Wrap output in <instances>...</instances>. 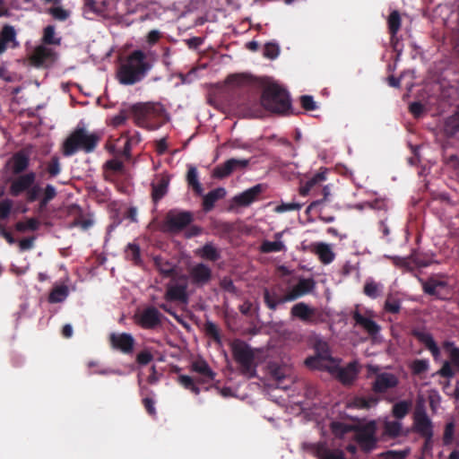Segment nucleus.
<instances>
[{
	"label": "nucleus",
	"mask_w": 459,
	"mask_h": 459,
	"mask_svg": "<svg viewBox=\"0 0 459 459\" xmlns=\"http://www.w3.org/2000/svg\"><path fill=\"white\" fill-rule=\"evenodd\" d=\"M314 251L325 264H329L334 260L335 255L328 244L317 243L315 245Z\"/></svg>",
	"instance_id": "nucleus-32"
},
{
	"label": "nucleus",
	"mask_w": 459,
	"mask_h": 459,
	"mask_svg": "<svg viewBox=\"0 0 459 459\" xmlns=\"http://www.w3.org/2000/svg\"><path fill=\"white\" fill-rule=\"evenodd\" d=\"M169 183V178L163 177L157 184L152 185V197L154 203H158L166 195Z\"/></svg>",
	"instance_id": "nucleus-33"
},
{
	"label": "nucleus",
	"mask_w": 459,
	"mask_h": 459,
	"mask_svg": "<svg viewBox=\"0 0 459 459\" xmlns=\"http://www.w3.org/2000/svg\"><path fill=\"white\" fill-rule=\"evenodd\" d=\"M129 117H132V115L128 114V109H122L117 115L112 117L111 125L115 127H118L124 125Z\"/></svg>",
	"instance_id": "nucleus-61"
},
{
	"label": "nucleus",
	"mask_w": 459,
	"mask_h": 459,
	"mask_svg": "<svg viewBox=\"0 0 459 459\" xmlns=\"http://www.w3.org/2000/svg\"><path fill=\"white\" fill-rule=\"evenodd\" d=\"M152 65L147 61L146 54L140 49L134 50L122 64L117 72V78L124 85H133L142 81L151 70Z\"/></svg>",
	"instance_id": "nucleus-3"
},
{
	"label": "nucleus",
	"mask_w": 459,
	"mask_h": 459,
	"mask_svg": "<svg viewBox=\"0 0 459 459\" xmlns=\"http://www.w3.org/2000/svg\"><path fill=\"white\" fill-rule=\"evenodd\" d=\"M164 299L168 302L188 303L187 287L186 284H168Z\"/></svg>",
	"instance_id": "nucleus-20"
},
{
	"label": "nucleus",
	"mask_w": 459,
	"mask_h": 459,
	"mask_svg": "<svg viewBox=\"0 0 459 459\" xmlns=\"http://www.w3.org/2000/svg\"><path fill=\"white\" fill-rule=\"evenodd\" d=\"M231 351L235 361L239 365L242 375L248 378L256 375V365L255 363V353L251 347L240 339H235L231 344Z\"/></svg>",
	"instance_id": "nucleus-5"
},
{
	"label": "nucleus",
	"mask_w": 459,
	"mask_h": 459,
	"mask_svg": "<svg viewBox=\"0 0 459 459\" xmlns=\"http://www.w3.org/2000/svg\"><path fill=\"white\" fill-rule=\"evenodd\" d=\"M20 43L17 40V31L13 25L4 24L0 30V55L7 48H17Z\"/></svg>",
	"instance_id": "nucleus-18"
},
{
	"label": "nucleus",
	"mask_w": 459,
	"mask_h": 459,
	"mask_svg": "<svg viewBox=\"0 0 459 459\" xmlns=\"http://www.w3.org/2000/svg\"><path fill=\"white\" fill-rule=\"evenodd\" d=\"M401 309L400 299L389 295L385 301V310L388 313L397 314Z\"/></svg>",
	"instance_id": "nucleus-54"
},
{
	"label": "nucleus",
	"mask_w": 459,
	"mask_h": 459,
	"mask_svg": "<svg viewBox=\"0 0 459 459\" xmlns=\"http://www.w3.org/2000/svg\"><path fill=\"white\" fill-rule=\"evenodd\" d=\"M204 330L206 334L212 337L214 342H216L217 343L221 342L220 330L214 323L207 321L204 325Z\"/></svg>",
	"instance_id": "nucleus-55"
},
{
	"label": "nucleus",
	"mask_w": 459,
	"mask_h": 459,
	"mask_svg": "<svg viewBox=\"0 0 459 459\" xmlns=\"http://www.w3.org/2000/svg\"><path fill=\"white\" fill-rule=\"evenodd\" d=\"M155 267L160 272V273L164 277H169L175 273L174 266L172 264L164 260L160 256H156L153 259Z\"/></svg>",
	"instance_id": "nucleus-38"
},
{
	"label": "nucleus",
	"mask_w": 459,
	"mask_h": 459,
	"mask_svg": "<svg viewBox=\"0 0 459 459\" xmlns=\"http://www.w3.org/2000/svg\"><path fill=\"white\" fill-rule=\"evenodd\" d=\"M413 430L421 437L433 436V423L424 410H417L413 416Z\"/></svg>",
	"instance_id": "nucleus-17"
},
{
	"label": "nucleus",
	"mask_w": 459,
	"mask_h": 459,
	"mask_svg": "<svg viewBox=\"0 0 459 459\" xmlns=\"http://www.w3.org/2000/svg\"><path fill=\"white\" fill-rule=\"evenodd\" d=\"M249 165L247 159H229L224 163L215 167L212 176L216 178H225L238 169H244Z\"/></svg>",
	"instance_id": "nucleus-14"
},
{
	"label": "nucleus",
	"mask_w": 459,
	"mask_h": 459,
	"mask_svg": "<svg viewBox=\"0 0 459 459\" xmlns=\"http://www.w3.org/2000/svg\"><path fill=\"white\" fill-rule=\"evenodd\" d=\"M291 316L306 324H317L323 321L322 314L317 308L311 307L304 302L295 304L290 310Z\"/></svg>",
	"instance_id": "nucleus-12"
},
{
	"label": "nucleus",
	"mask_w": 459,
	"mask_h": 459,
	"mask_svg": "<svg viewBox=\"0 0 459 459\" xmlns=\"http://www.w3.org/2000/svg\"><path fill=\"white\" fill-rule=\"evenodd\" d=\"M39 227V221L36 218H30L25 221H18L15 224L16 230L20 232H24L27 230L35 231Z\"/></svg>",
	"instance_id": "nucleus-47"
},
{
	"label": "nucleus",
	"mask_w": 459,
	"mask_h": 459,
	"mask_svg": "<svg viewBox=\"0 0 459 459\" xmlns=\"http://www.w3.org/2000/svg\"><path fill=\"white\" fill-rule=\"evenodd\" d=\"M300 103L304 109L307 111H313L316 108V102L310 95H303L300 97Z\"/></svg>",
	"instance_id": "nucleus-64"
},
{
	"label": "nucleus",
	"mask_w": 459,
	"mask_h": 459,
	"mask_svg": "<svg viewBox=\"0 0 459 459\" xmlns=\"http://www.w3.org/2000/svg\"><path fill=\"white\" fill-rule=\"evenodd\" d=\"M186 180L188 185L197 195H202L203 187L198 181L197 170L195 168L191 167L187 171Z\"/></svg>",
	"instance_id": "nucleus-43"
},
{
	"label": "nucleus",
	"mask_w": 459,
	"mask_h": 459,
	"mask_svg": "<svg viewBox=\"0 0 459 459\" xmlns=\"http://www.w3.org/2000/svg\"><path fill=\"white\" fill-rule=\"evenodd\" d=\"M443 348L449 352L452 363L459 368V348L455 347V343L450 341L444 342Z\"/></svg>",
	"instance_id": "nucleus-49"
},
{
	"label": "nucleus",
	"mask_w": 459,
	"mask_h": 459,
	"mask_svg": "<svg viewBox=\"0 0 459 459\" xmlns=\"http://www.w3.org/2000/svg\"><path fill=\"white\" fill-rule=\"evenodd\" d=\"M239 106L246 116L257 117L262 114V107L272 113L286 115L291 108V101L285 89L271 83L263 90L259 101L255 98H248Z\"/></svg>",
	"instance_id": "nucleus-1"
},
{
	"label": "nucleus",
	"mask_w": 459,
	"mask_h": 459,
	"mask_svg": "<svg viewBox=\"0 0 459 459\" xmlns=\"http://www.w3.org/2000/svg\"><path fill=\"white\" fill-rule=\"evenodd\" d=\"M387 25L390 36H392L393 39L395 38V35H397L402 25L401 15L397 10L392 11L391 13L389 14L387 19Z\"/></svg>",
	"instance_id": "nucleus-35"
},
{
	"label": "nucleus",
	"mask_w": 459,
	"mask_h": 459,
	"mask_svg": "<svg viewBox=\"0 0 459 459\" xmlns=\"http://www.w3.org/2000/svg\"><path fill=\"white\" fill-rule=\"evenodd\" d=\"M191 282L196 286L206 285L212 277L211 268L204 264H197L189 272Z\"/></svg>",
	"instance_id": "nucleus-21"
},
{
	"label": "nucleus",
	"mask_w": 459,
	"mask_h": 459,
	"mask_svg": "<svg viewBox=\"0 0 459 459\" xmlns=\"http://www.w3.org/2000/svg\"><path fill=\"white\" fill-rule=\"evenodd\" d=\"M198 255L204 259L212 262H215L221 257L219 250L211 242L204 244V246L199 249Z\"/></svg>",
	"instance_id": "nucleus-36"
},
{
	"label": "nucleus",
	"mask_w": 459,
	"mask_h": 459,
	"mask_svg": "<svg viewBox=\"0 0 459 459\" xmlns=\"http://www.w3.org/2000/svg\"><path fill=\"white\" fill-rule=\"evenodd\" d=\"M325 179V172H317L300 186V195L307 196L311 192L315 196L317 195V188Z\"/></svg>",
	"instance_id": "nucleus-29"
},
{
	"label": "nucleus",
	"mask_w": 459,
	"mask_h": 459,
	"mask_svg": "<svg viewBox=\"0 0 459 459\" xmlns=\"http://www.w3.org/2000/svg\"><path fill=\"white\" fill-rule=\"evenodd\" d=\"M445 132L447 135H454L459 132V112H455L446 118Z\"/></svg>",
	"instance_id": "nucleus-41"
},
{
	"label": "nucleus",
	"mask_w": 459,
	"mask_h": 459,
	"mask_svg": "<svg viewBox=\"0 0 459 459\" xmlns=\"http://www.w3.org/2000/svg\"><path fill=\"white\" fill-rule=\"evenodd\" d=\"M13 207V201L11 199H4L0 202V219L5 220L9 217Z\"/></svg>",
	"instance_id": "nucleus-60"
},
{
	"label": "nucleus",
	"mask_w": 459,
	"mask_h": 459,
	"mask_svg": "<svg viewBox=\"0 0 459 459\" xmlns=\"http://www.w3.org/2000/svg\"><path fill=\"white\" fill-rule=\"evenodd\" d=\"M429 363L428 359H415L411 365V369L414 375H420L428 371Z\"/></svg>",
	"instance_id": "nucleus-57"
},
{
	"label": "nucleus",
	"mask_w": 459,
	"mask_h": 459,
	"mask_svg": "<svg viewBox=\"0 0 459 459\" xmlns=\"http://www.w3.org/2000/svg\"><path fill=\"white\" fill-rule=\"evenodd\" d=\"M333 361L328 344L319 341L315 344V355L307 358L305 364L314 369H329Z\"/></svg>",
	"instance_id": "nucleus-9"
},
{
	"label": "nucleus",
	"mask_w": 459,
	"mask_h": 459,
	"mask_svg": "<svg viewBox=\"0 0 459 459\" xmlns=\"http://www.w3.org/2000/svg\"><path fill=\"white\" fill-rule=\"evenodd\" d=\"M263 186L257 184L246 191L237 195L233 197V203L238 206H248L257 200L259 195L263 192Z\"/></svg>",
	"instance_id": "nucleus-23"
},
{
	"label": "nucleus",
	"mask_w": 459,
	"mask_h": 459,
	"mask_svg": "<svg viewBox=\"0 0 459 459\" xmlns=\"http://www.w3.org/2000/svg\"><path fill=\"white\" fill-rule=\"evenodd\" d=\"M211 225L216 234L226 235L233 230L232 224L219 220H213Z\"/></svg>",
	"instance_id": "nucleus-51"
},
{
	"label": "nucleus",
	"mask_w": 459,
	"mask_h": 459,
	"mask_svg": "<svg viewBox=\"0 0 459 459\" xmlns=\"http://www.w3.org/2000/svg\"><path fill=\"white\" fill-rule=\"evenodd\" d=\"M104 169L113 172H120L124 169V164L121 160L112 159L106 161V163L104 164Z\"/></svg>",
	"instance_id": "nucleus-63"
},
{
	"label": "nucleus",
	"mask_w": 459,
	"mask_h": 459,
	"mask_svg": "<svg viewBox=\"0 0 459 459\" xmlns=\"http://www.w3.org/2000/svg\"><path fill=\"white\" fill-rule=\"evenodd\" d=\"M402 432V423L396 420L385 421L384 423V435L390 437H397Z\"/></svg>",
	"instance_id": "nucleus-44"
},
{
	"label": "nucleus",
	"mask_w": 459,
	"mask_h": 459,
	"mask_svg": "<svg viewBox=\"0 0 459 459\" xmlns=\"http://www.w3.org/2000/svg\"><path fill=\"white\" fill-rule=\"evenodd\" d=\"M57 195L56 188L51 185L47 184L42 188L39 184L33 183L30 189L25 193V199L28 203H34L39 200V212H43L49 202L56 198Z\"/></svg>",
	"instance_id": "nucleus-6"
},
{
	"label": "nucleus",
	"mask_w": 459,
	"mask_h": 459,
	"mask_svg": "<svg viewBox=\"0 0 459 459\" xmlns=\"http://www.w3.org/2000/svg\"><path fill=\"white\" fill-rule=\"evenodd\" d=\"M57 195L56 188L51 185L47 184L42 188L39 184L33 183L30 189L25 193V199L28 203H34L39 200V212H43L49 202L56 198Z\"/></svg>",
	"instance_id": "nucleus-7"
},
{
	"label": "nucleus",
	"mask_w": 459,
	"mask_h": 459,
	"mask_svg": "<svg viewBox=\"0 0 459 459\" xmlns=\"http://www.w3.org/2000/svg\"><path fill=\"white\" fill-rule=\"evenodd\" d=\"M411 334L431 352L432 356L437 359L440 355V350L433 339V336L423 330L414 329Z\"/></svg>",
	"instance_id": "nucleus-28"
},
{
	"label": "nucleus",
	"mask_w": 459,
	"mask_h": 459,
	"mask_svg": "<svg viewBox=\"0 0 459 459\" xmlns=\"http://www.w3.org/2000/svg\"><path fill=\"white\" fill-rule=\"evenodd\" d=\"M283 291L284 290L280 286L264 289V301L269 309L276 310L278 305L290 301V299H288V292L283 293Z\"/></svg>",
	"instance_id": "nucleus-16"
},
{
	"label": "nucleus",
	"mask_w": 459,
	"mask_h": 459,
	"mask_svg": "<svg viewBox=\"0 0 459 459\" xmlns=\"http://www.w3.org/2000/svg\"><path fill=\"white\" fill-rule=\"evenodd\" d=\"M226 83L231 86L243 87L250 83V78L244 74H230L226 78Z\"/></svg>",
	"instance_id": "nucleus-45"
},
{
	"label": "nucleus",
	"mask_w": 459,
	"mask_h": 459,
	"mask_svg": "<svg viewBox=\"0 0 459 459\" xmlns=\"http://www.w3.org/2000/svg\"><path fill=\"white\" fill-rule=\"evenodd\" d=\"M284 245L281 241H269L265 240L261 245V251L263 253L280 252L284 249Z\"/></svg>",
	"instance_id": "nucleus-53"
},
{
	"label": "nucleus",
	"mask_w": 459,
	"mask_h": 459,
	"mask_svg": "<svg viewBox=\"0 0 459 459\" xmlns=\"http://www.w3.org/2000/svg\"><path fill=\"white\" fill-rule=\"evenodd\" d=\"M162 315L154 307H148L136 316V323L143 329H155L161 325Z\"/></svg>",
	"instance_id": "nucleus-15"
},
{
	"label": "nucleus",
	"mask_w": 459,
	"mask_h": 459,
	"mask_svg": "<svg viewBox=\"0 0 459 459\" xmlns=\"http://www.w3.org/2000/svg\"><path fill=\"white\" fill-rule=\"evenodd\" d=\"M316 282L312 278H301L298 283L288 292V299L293 301L314 290Z\"/></svg>",
	"instance_id": "nucleus-25"
},
{
	"label": "nucleus",
	"mask_w": 459,
	"mask_h": 459,
	"mask_svg": "<svg viewBox=\"0 0 459 459\" xmlns=\"http://www.w3.org/2000/svg\"><path fill=\"white\" fill-rule=\"evenodd\" d=\"M455 428L454 421L446 424L442 438L444 446H450L454 442Z\"/></svg>",
	"instance_id": "nucleus-56"
},
{
	"label": "nucleus",
	"mask_w": 459,
	"mask_h": 459,
	"mask_svg": "<svg viewBox=\"0 0 459 459\" xmlns=\"http://www.w3.org/2000/svg\"><path fill=\"white\" fill-rule=\"evenodd\" d=\"M320 194L322 195V197L313 201L307 207V211H306L307 213L310 212L311 211L316 209L318 205H320L321 204H323L324 202H325L328 199V196L330 195V188H329V186H324L320 190Z\"/></svg>",
	"instance_id": "nucleus-58"
},
{
	"label": "nucleus",
	"mask_w": 459,
	"mask_h": 459,
	"mask_svg": "<svg viewBox=\"0 0 459 459\" xmlns=\"http://www.w3.org/2000/svg\"><path fill=\"white\" fill-rule=\"evenodd\" d=\"M126 257L135 265L140 264L142 262L140 247L137 244L129 243L126 249Z\"/></svg>",
	"instance_id": "nucleus-42"
},
{
	"label": "nucleus",
	"mask_w": 459,
	"mask_h": 459,
	"mask_svg": "<svg viewBox=\"0 0 459 459\" xmlns=\"http://www.w3.org/2000/svg\"><path fill=\"white\" fill-rule=\"evenodd\" d=\"M49 56H50V50H48V48H46L44 47H39L35 49V51L31 56V61L35 65L39 66V65H42L47 61V59L49 57Z\"/></svg>",
	"instance_id": "nucleus-46"
},
{
	"label": "nucleus",
	"mask_w": 459,
	"mask_h": 459,
	"mask_svg": "<svg viewBox=\"0 0 459 459\" xmlns=\"http://www.w3.org/2000/svg\"><path fill=\"white\" fill-rule=\"evenodd\" d=\"M191 371L200 375V377L196 380L199 384L210 383L214 379L216 375L212 370L208 363L203 359H199L192 362Z\"/></svg>",
	"instance_id": "nucleus-24"
},
{
	"label": "nucleus",
	"mask_w": 459,
	"mask_h": 459,
	"mask_svg": "<svg viewBox=\"0 0 459 459\" xmlns=\"http://www.w3.org/2000/svg\"><path fill=\"white\" fill-rule=\"evenodd\" d=\"M280 48L276 43H266L264 48V56L270 59H274L279 56Z\"/></svg>",
	"instance_id": "nucleus-59"
},
{
	"label": "nucleus",
	"mask_w": 459,
	"mask_h": 459,
	"mask_svg": "<svg viewBox=\"0 0 459 459\" xmlns=\"http://www.w3.org/2000/svg\"><path fill=\"white\" fill-rule=\"evenodd\" d=\"M100 140L98 134H89L84 127L78 126L64 142L63 154L70 157L80 150L85 153H91L94 152Z\"/></svg>",
	"instance_id": "nucleus-4"
},
{
	"label": "nucleus",
	"mask_w": 459,
	"mask_h": 459,
	"mask_svg": "<svg viewBox=\"0 0 459 459\" xmlns=\"http://www.w3.org/2000/svg\"><path fill=\"white\" fill-rule=\"evenodd\" d=\"M354 426L340 421H333L331 423V430L335 437H342L345 434L355 430Z\"/></svg>",
	"instance_id": "nucleus-40"
},
{
	"label": "nucleus",
	"mask_w": 459,
	"mask_h": 459,
	"mask_svg": "<svg viewBox=\"0 0 459 459\" xmlns=\"http://www.w3.org/2000/svg\"><path fill=\"white\" fill-rule=\"evenodd\" d=\"M69 294L68 287L65 285H58L52 289L48 296L50 303H59L64 301Z\"/></svg>",
	"instance_id": "nucleus-37"
},
{
	"label": "nucleus",
	"mask_w": 459,
	"mask_h": 459,
	"mask_svg": "<svg viewBox=\"0 0 459 459\" xmlns=\"http://www.w3.org/2000/svg\"><path fill=\"white\" fill-rule=\"evenodd\" d=\"M226 195V190L223 187H217L210 191L204 196L203 199V209L205 212L212 211L217 201L224 198Z\"/></svg>",
	"instance_id": "nucleus-31"
},
{
	"label": "nucleus",
	"mask_w": 459,
	"mask_h": 459,
	"mask_svg": "<svg viewBox=\"0 0 459 459\" xmlns=\"http://www.w3.org/2000/svg\"><path fill=\"white\" fill-rule=\"evenodd\" d=\"M134 124L142 128L156 130L166 122V109L160 102L136 103L128 108Z\"/></svg>",
	"instance_id": "nucleus-2"
},
{
	"label": "nucleus",
	"mask_w": 459,
	"mask_h": 459,
	"mask_svg": "<svg viewBox=\"0 0 459 459\" xmlns=\"http://www.w3.org/2000/svg\"><path fill=\"white\" fill-rule=\"evenodd\" d=\"M381 289V284L374 281H368L364 285V293L371 299H376L379 296Z\"/></svg>",
	"instance_id": "nucleus-52"
},
{
	"label": "nucleus",
	"mask_w": 459,
	"mask_h": 459,
	"mask_svg": "<svg viewBox=\"0 0 459 459\" xmlns=\"http://www.w3.org/2000/svg\"><path fill=\"white\" fill-rule=\"evenodd\" d=\"M35 181L36 173L34 171L17 175V177L11 181L9 193L12 196H20L25 194Z\"/></svg>",
	"instance_id": "nucleus-13"
},
{
	"label": "nucleus",
	"mask_w": 459,
	"mask_h": 459,
	"mask_svg": "<svg viewBox=\"0 0 459 459\" xmlns=\"http://www.w3.org/2000/svg\"><path fill=\"white\" fill-rule=\"evenodd\" d=\"M194 221V214L190 211L169 210L164 220L165 230L178 233L186 229Z\"/></svg>",
	"instance_id": "nucleus-8"
},
{
	"label": "nucleus",
	"mask_w": 459,
	"mask_h": 459,
	"mask_svg": "<svg viewBox=\"0 0 459 459\" xmlns=\"http://www.w3.org/2000/svg\"><path fill=\"white\" fill-rule=\"evenodd\" d=\"M411 403L410 401H400L394 404L392 408L393 416L398 420L403 419L410 411Z\"/></svg>",
	"instance_id": "nucleus-39"
},
{
	"label": "nucleus",
	"mask_w": 459,
	"mask_h": 459,
	"mask_svg": "<svg viewBox=\"0 0 459 459\" xmlns=\"http://www.w3.org/2000/svg\"><path fill=\"white\" fill-rule=\"evenodd\" d=\"M178 382L187 390H190L195 394H200V388L195 385V382L193 377L186 375H179L178 377Z\"/></svg>",
	"instance_id": "nucleus-48"
},
{
	"label": "nucleus",
	"mask_w": 459,
	"mask_h": 459,
	"mask_svg": "<svg viewBox=\"0 0 459 459\" xmlns=\"http://www.w3.org/2000/svg\"><path fill=\"white\" fill-rule=\"evenodd\" d=\"M369 373L376 374L374 381L371 383V390L377 394H385L387 391L395 388L399 384L398 377L389 372H378V368L368 365Z\"/></svg>",
	"instance_id": "nucleus-10"
},
{
	"label": "nucleus",
	"mask_w": 459,
	"mask_h": 459,
	"mask_svg": "<svg viewBox=\"0 0 459 459\" xmlns=\"http://www.w3.org/2000/svg\"><path fill=\"white\" fill-rule=\"evenodd\" d=\"M11 162V169L13 175L24 174L30 167V155L24 150L19 151L13 155Z\"/></svg>",
	"instance_id": "nucleus-26"
},
{
	"label": "nucleus",
	"mask_w": 459,
	"mask_h": 459,
	"mask_svg": "<svg viewBox=\"0 0 459 459\" xmlns=\"http://www.w3.org/2000/svg\"><path fill=\"white\" fill-rule=\"evenodd\" d=\"M422 290L424 293L433 296L438 299H444L441 290L448 286L445 280L437 279V277H429L426 281H421Z\"/></svg>",
	"instance_id": "nucleus-22"
},
{
	"label": "nucleus",
	"mask_w": 459,
	"mask_h": 459,
	"mask_svg": "<svg viewBox=\"0 0 459 459\" xmlns=\"http://www.w3.org/2000/svg\"><path fill=\"white\" fill-rule=\"evenodd\" d=\"M377 425L375 421H370L366 425L355 428V441L364 452L372 451L377 443L376 437Z\"/></svg>",
	"instance_id": "nucleus-11"
},
{
	"label": "nucleus",
	"mask_w": 459,
	"mask_h": 459,
	"mask_svg": "<svg viewBox=\"0 0 459 459\" xmlns=\"http://www.w3.org/2000/svg\"><path fill=\"white\" fill-rule=\"evenodd\" d=\"M358 374V363L356 361H352L346 367L338 368L336 377L342 384L350 385L356 380Z\"/></svg>",
	"instance_id": "nucleus-27"
},
{
	"label": "nucleus",
	"mask_w": 459,
	"mask_h": 459,
	"mask_svg": "<svg viewBox=\"0 0 459 459\" xmlns=\"http://www.w3.org/2000/svg\"><path fill=\"white\" fill-rule=\"evenodd\" d=\"M44 170L48 175V179L57 177L62 171V166L59 158L56 155L52 156L49 160L45 162Z\"/></svg>",
	"instance_id": "nucleus-34"
},
{
	"label": "nucleus",
	"mask_w": 459,
	"mask_h": 459,
	"mask_svg": "<svg viewBox=\"0 0 459 459\" xmlns=\"http://www.w3.org/2000/svg\"><path fill=\"white\" fill-rule=\"evenodd\" d=\"M56 29L54 25H48L45 27L43 31V42L48 45H59L60 44V39L56 38Z\"/></svg>",
	"instance_id": "nucleus-50"
},
{
	"label": "nucleus",
	"mask_w": 459,
	"mask_h": 459,
	"mask_svg": "<svg viewBox=\"0 0 459 459\" xmlns=\"http://www.w3.org/2000/svg\"><path fill=\"white\" fill-rule=\"evenodd\" d=\"M109 340L113 348L125 354H130L134 351V339L130 333H111Z\"/></svg>",
	"instance_id": "nucleus-19"
},
{
	"label": "nucleus",
	"mask_w": 459,
	"mask_h": 459,
	"mask_svg": "<svg viewBox=\"0 0 459 459\" xmlns=\"http://www.w3.org/2000/svg\"><path fill=\"white\" fill-rule=\"evenodd\" d=\"M352 318L357 325L361 326L371 336L377 335L380 331V326L374 320L364 316L359 310L352 313Z\"/></svg>",
	"instance_id": "nucleus-30"
},
{
	"label": "nucleus",
	"mask_w": 459,
	"mask_h": 459,
	"mask_svg": "<svg viewBox=\"0 0 459 459\" xmlns=\"http://www.w3.org/2000/svg\"><path fill=\"white\" fill-rule=\"evenodd\" d=\"M49 13L57 21H65L69 17V12L60 6L49 9Z\"/></svg>",
	"instance_id": "nucleus-62"
}]
</instances>
